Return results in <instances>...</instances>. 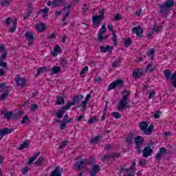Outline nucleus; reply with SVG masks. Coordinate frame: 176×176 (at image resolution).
Segmentation results:
<instances>
[{
    "label": "nucleus",
    "mask_w": 176,
    "mask_h": 176,
    "mask_svg": "<svg viewBox=\"0 0 176 176\" xmlns=\"http://www.w3.org/2000/svg\"><path fill=\"white\" fill-rule=\"evenodd\" d=\"M139 164H140V167H144L145 165L146 164V161L144 159H142L140 160Z\"/></svg>",
    "instance_id": "52"
},
{
    "label": "nucleus",
    "mask_w": 176,
    "mask_h": 176,
    "mask_svg": "<svg viewBox=\"0 0 176 176\" xmlns=\"http://www.w3.org/2000/svg\"><path fill=\"white\" fill-rule=\"evenodd\" d=\"M28 122H30V118L26 116L23 118L21 123L22 124H25V123H27Z\"/></svg>",
    "instance_id": "54"
},
{
    "label": "nucleus",
    "mask_w": 176,
    "mask_h": 176,
    "mask_svg": "<svg viewBox=\"0 0 176 176\" xmlns=\"http://www.w3.org/2000/svg\"><path fill=\"white\" fill-rule=\"evenodd\" d=\"M72 105H74L72 102H68L67 105L64 106L63 108H65L66 109H69V108H71V107H72Z\"/></svg>",
    "instance_id": "57"
},
{
    "label": "nucleus",
    "mask_w": 176,
    "mask_h": 176,
    "mask_svg": "<svg viewBox=\"0 0 176 176\" xmlns=\"http://www.w3.org/2000/svg\"><path fill=\"white\" fill-rule=\"evenodd\" d=\"M47 28V25H46V23L43 22L36 23L35 26V29L38 31V32H45V30Z\"/></svg>",
    "instance_id": "13"
},
{
    "label": "nucleus",
    "mask_w": 176,
    "mask_h": 176,
    "mask_svg": "<svg viewBox=\"0 0 176 176\" xmlns=\"http://www.w3.org/2000/svg\"><path fill=\"white\" fill-rule=\"evenodd\" d=\"M13 131V129L9 128H5L2 130H0V140L3 138V136L6 134H10Z\"/></svg>",
    "instance_id": "21"
},
{
    "label": "nucleus",
    "mask_w": 176,
    "mask_h": 176,
    "mask_svg": "<svg viewBox=\"0 0 176 176\" xmlns=\"http://www.w3.org/2000/svg\"><path fill=\"white\" fill-rule=\"evenodd\" d=\"M104 32H107V24H103L98 34V42H102Z\"/></svg>",
    "instance_id": "12"
},
{
    "label": "nucleus",
    "mask_w": 176,
    "mask_h": 176,
    "mask_svg": "<svg viewBox=\"0 0 176 176\" xmlns=\"http://www.w3.org/2000/svg\"><path fill=\"white\" fill-rule=\"evenodd\" d=\"M0 67H1V68H6V67H8V63L4 60H0Z\"/></svg>",
    "instance_id": "51"
},
{
    "label": "nucleus",
    "mask_w": 176,
    "mask_h": 176,
    "mask_svg": "<svg viewBox=\"0 0 176 176\" xmlns=\"http://www.w3.org/2000/svg\"><path fill=\"white\" fill-rule=\"evenodd\" d=\"M6 57H8V52L3 51L2 54L0 56V60H6Z\"/></svg>",
    "instance_id": "44"
},
{
    "label": "nucleus",
    "mask_w": 176,
    "mask_h": 176,
    "mask_svg": "<svg viewBox=\"0 0 176 176\" xmlns=\"http://www.w3.org/2000/svg\"><path fill=\"white\" fill-rule=\"evenodd\" d=\"M102 138V136H101V135H98L97 136H96L94 138L91 140V142L92 144H94L96 142H97L98 141H100V140H101V138Z\"/></svg>",
    "instance_id": "41"
},
{
    "label": "nucleus",
    "mask_w": 176,
    "mask_h": 176,
    "mask_svg": "<svg viewBox=\"0 0 176 176\" xmlns=\"http://www.w3.org/2000/svg\"><path fill=\"white\" fill-rule=\"evenodd\" d=\"M111 115L115 118V119H120L122 115L119 112H113Z\"/></svg>",
    "instance_id": "45"
},
{
    "label": "nucleus",
    "mask_w": 176,
    "mask_h": 176,
    "mask_svg": "<svg viewBox=\"0 0 176 176\" xmlns=\"http://www.w3.org/2000/svg\"><path fill=\"white\" fill-rule=\"evenodd\" d=\"M30 109L33 112H35V111H36V109H38V104H32Z\"/></svg>",
    "instance_id": "56"
},
{
    "label": "nucleus",
    "mask_w": 176,
    "mask_h": 176,
    "mask_svg": "<svg viewBox=\"0 0 176 176\" xmlns=\"http://www.w3.org/2000/svg\"><path fill=\"white\" fill-rule=\"evenodd\" d=\"M30 171V167L25 166L22 168V174L23 175H27V173Z\"/></svg>",
    "instance_id": "46"
},
{
    "label": "nucleus",
    "mask_w": 176,
    "mask_h": 176,
    "mask_svg": "<svg viewBox=\"0 0 176 176\" xmlns=\"http://www.w3.org/2000/svg\"><path fill=\"white\" fill-rule=\"evenodd\" d=\"M1 93L2 94L0 96V101H5V100L8 98V96H9V93H10V90L9 89L5 90V89H0V94Z\"/></svg>",
    "instance_id": "14"
},
{
    "label": "nucleus",
    "mask_w": 176,
    "mask_h": 176,
    "mask_svg": "<svg viewBox=\"0 0 176 176\" xmlns=\"http://www.w3.org/2000/svg\"><path fill=\"white\" fill-rule=\"evenodd\" d=\"M141 131H143L145 135H151L152 134V131H153V124H150L148 128V122H142L139 126Z\"/></svg>",
    "instance_id": "3"
},
{
    "label": "nucleus",
    "mask_w": 176,
    "mask_h": 176,
    "mask_svg": "<svg viewBox=\"0 0 176 176\" xmlns=\"http://www.w3.org/2000/svg\"><path fill=\"white\" fill-rule=\"evenodd\" d=\"M67 144H68L67 141L63 142L62 144L59 146V149H63V148H65V146H67Z\"/></svg>",
    "instance_id": "63"
},
{
    "label": "nucleus",
    "mask_w": 176,
    "mask_h": 176,
    "mask_svg": "<svg viewBox=\"0 0 176 176\" xmlns=\"http://www.w3.org/2000/svg\"><path fill=\"white\" fill-rule=\"evenodd\" d=\"M25 38L29 41V46H31L32 43H34V41L35 38L34 37V34L31 32H27L25 34Z\"/></svg>",
    "instance_id": "20"
},
{
    "label": "nucleus",
    "mask_w": 176,
    "mask_h": 176,
    "mask_svg": "<svg viewBox=\"0 0 176 176\" xmlns=\"http://www.w3.org/2000/svg\"><path fill=\"white\" fill-rule=\"evenodd\" d=\"M56 118H58V119H61V118H63V116H64V114L62 113V112L60 111V110L58 111V112H57L56 113Z\"/></svg>",
    "instance_id": "60"
},
{
    "label": "nucleus",
    "mask_w": 176,
    "mask_h": 176,
    "mask_svg": "<svg viewBox=\"0 0 176 176\" xmlns=\"http://www.w3.org/2000/svg\"><path fill=\"white\" fill-rule=\"evenodd\" d=\"M30 145V142L28 140H25L23 143L19 148V151H23V149H25V148H28Z\"/></svg>",
    "instance_id": "29"
},
{
    "label": "nucleus",
    "mask_w": 176,
    "mask_h": 176,
    "mask_svg": "<svg viewBox=\"0 0 176 176\" xmlns=\"http://www.w3.org/2000/svg\"><path fill=\"white\" fill-rule=\"evenodd\" d=\"M51 71L53 74H58V72H61V67L60 66H54Z\"/></svg>",
    "instance_id": "36"
},
{
    "label": "nucleus",
    "mask_w": 176,
    "mask_h": 176,
    "mask_svg": "<svg viewBox=\"0 0 176 176\" xmlns=\"http://www.w3.org/2000/svg\"><path fill=\"white\" fill-rule=\"evenodd\" d=\"M54 52L52 53V56L57 57L58 54H61V53H63V50L60 45H56L54 47Z\"/></svg>",
    "instance_id": "22"
},
{
    "label": "nucleus",
    "mask_w": 176,
    "mask_h": 176,
    "mask_svg": "<svg viewBox=\"0 0 176 176\" xmlns=\"http://www.w3.org/2000/svg\"><path fill=\"white\" fill-rule=\"evenodd\" d=\"M50 71V67L47 66H43L37 69V75H41L43 72H49Z\"/></svg>",
    "instance_id": "23"
},
{
    "label": "nucleus",
    "mask_w": 176,
    "mask_h": 176,
    "mask_svg": "<svg viewBox=\"0 0 176 176\" xmlns=\"http://www.w3.org/2000/svg\"><path fill=\"white\" fill-rule=\"evenodd\" d=\"M156 67L155 66L153 65V62H151L148 63L146 67V72H153V71H156Z\"/></svg>",
    "instance_id": "26"
},
{
    "label": "nucleus",
    "mask_w": 176,
    "mask_h": 176,
    "mask_svg": "<svg viewBox=\"0 0 176 176\" xmlns=\"http://www.w3.org/2000/svg\"><path fill=\"white\" fill-rule=\"evenodd\" d=\"M131 43H133V41L131 40V38H128L124 41V45L125 47H129V46H130Z\"/></svg>",
    "instance_id": "40"
},
{
    "label": "nucleus",
    "mask_w": 176,
    "mask_h": 176,
    "mask_svg": "<svg viewBox=\"0 0 176 176\" xmlns=\"http://www.w3.org/2000/svg\"><path fill=\"white\" fill-rule=\"evenodd\" d=\"M133 32L137 34L138 38H142L144 30L141 26H137L133 28Z\"/></svg>",
    "instance_id": "18"
},
{
    "label": "nucleus",
    "mask_w": 176,
    "mask_h": 176,
    "mask_svg": "<svg viewBox=\"0 0 176 176\" xmlns=\"http://www.w3.org/2000/svg\"><path fill=\"white\" fill-rule=\"evenodd\" d=\"M142 153H143V157H149V156H151V155L153 153V149H152L149 146H146L143 149Z\"/></svg>",
    "instance_id": "16"
},
{
    "label": "nucleus",
    "mask_w": 176,
    "mask_h": 176,
    "mask_svg": "<svg viewBox=\"0 0 176 176\" xmlns=\"http://www.w3.org/2000/svg\"><path fill=\"white\" fill-rule=\"evenodd\" d=\"M107 29L112 32L113 36L111 41L113 42V45L118 46V36L116 35V30H113V25H112V23H108Z\"/></svg>",
    "instance_id": "7"
},
{
    "label": "nucleus",
    "mask_w": 176,
    "mask_h": 176,
    "mask_svg": "<svg viewBox=\"0 0 176 176\" xmlns=\"http://www.w3.org/2000/svg\"><path fill=\"white\" fill-rule=\"evenodd\" d=\"M109 159H111V154L105 155L102 157V160H108Z\"/></svg>",
    "instance_id": "64"
},
{
    "label": "nucleus",
    "mask_w": 176,
    "mask_h": 176,
    "mask_svg": "<svg viewBox=\"0 0 176 176\" xmlns=\"http://www.w3.org/2000/svg\"><path fill=\"white\" fill-rule=\"evenodd\" d=\"M16 28H17V19L14 18L12 19V27L8 30V32H16Z\"/></svg>",
    "instance_id": "25"
},
{
    "label": "nucleus",
    "mask_w": 176,
    "mask_h": 176,
    "mask_svg": "<svg viewBox=\"0 0 176 176\" xmlns=\"http://www.w3.org/2000/svg\"><path fill=\"white\" fill-rule=\"evenodd\" d=\"M164 75L166 79H170L171 80V71L168 69H165L164 71Z\"/></svg>",
    "instance_id": "35"
},
{
    "label": "nucleus",
    "mask_w": 176,
    "mask_h": 176,
    "mask_svg": "<svg viewBox=\"0 0 176 176\" xmlns=\"http://www.w3.org/2000/svg\"><path fill=\"white\" fill-rule=\"evenodd\" d=\"M39 155H41V153L37 152L34 155L29 158V160L28 162V166H31V164H32V163H34V162H35V160L38 159V156H39Z\"/></svg>",
    "instance_id": "27"
},
{
    "label": "nucleus",
    "mask_w": 176,
    "mask_h": 176,
    "mask_svg": "<svg viewBox=\"0 0 176 176\" xmlns=\"http://www.w3.org/2000/svg\"><path fill=\"white\" fill-rule=\"evenodd\" d=\"M153 31L154 32H160V26L157 25L156 24H154L153 28Z\"/></svg>",
    "instance_id": "48"
},
{
    "label": "nucleus",
    "mask_w": 176,
    "mask_h": 176,
    "mask_svg": "<svg viewBox=\"0 0 176 176\" xmlns=\"http://www.w3.org/2000/svg\"><path fill=\"white\" fill-rule=\"evenodd\" d=\"M114 20L115 21H119L120 20H122V14H116L114 16Z\"/></svg>",
    "instance_id": "49"
},
{
    "label": "nucleus",
    "mask_w": 176,
    "mask_h": 176,
    "mask_svg": "<svg viewBox=\"0 0 176 176\" xmlns=\"http://www.w3.org/2000/svg\"><path fill=\"white\" fill-rule=\"evenodd\" d=\"M108 49H111V46L107 45L106 47L104 46H100V50L101 53H107L108 51Z\"/></svg>",
    "instance_id": "38"
},
{
    "label": "nucleus",
    "mask_w": 176,
    "mask_h": 176,
    "mask_svg": "<svg viewBox=\"0 0 176 176\" xmlns=\"http://www.w3.org/2000/svg\"><path fill=\"white\" fill-rule=\"evenodd\" d=\"M134 141L137 153L138 155H140V153L142 152L141 148L142 147V145H144V142H145V140H144V138L142 136H138L135 138Z\"/></svg>",
    "instance_id": "5"
},
{
    "label": "nucleus",
    "mask_w": 176,
    "mask_h": 176,
    "mask_svg": "<svg viewBox=\"0 0 176 176\" xmlns=\"http://www.w3.org/2000/svg\"><path fill=\"white\" fill-rule=\"evenodd\" d=\"M1 6H10V0H1Z\"/></svg>",
    "instance_id": "39"
},
{
    "label": "nucleus",
    "mask_w": 176,
    "mask_h": 176,
    "mask_svg": "<svg viewBox=\"0 0 176 176\" xmlns=\"http://www.w3.org/2000/svg\"><path fill=\"white\" fill-rule=\"evenodd\" d=\"M120 63H122V58L118 57L113 62V68H117Z\"/></svg>",
    "instance_id": "31"
},
{
    "label": "nucleus",
    "mask_w": 176,
    "mask_h": 176,
    "mask_svg": "<svg viewBox=\"0 0 176 176\" xmlns=\"http://www.w3.org/2000/svg\"><path fill=\"white\" fill-rule=\"evenodd\" d=\"M116 87H119L120 89H122V87H124V80L122 79L116 80L113 82L110 83L108 89H115Z\"/></svg>",
    "instance_id": "9"
},
{
    "label": "nucleus",
    "mask_w": 176,
    "mask_h": 176,
    "mask_svg": "<svg viewBox=\"0 0 176 176\" xmlns=\"http://www.w3.org/2000/svg\"><path fill=\"white\" fill-rule=\"evenodd\" d=\"M6 75V71H5V69L0 68V76H5Z\"/></svg>",
    "instance_id": "62"
},
{
    "label": "nucleus",
    "mask_w": 176,
    "mask_h": 176,
    "mask_svg": "<svg viewBox=\"0 0 176 176\" xmlns=\"http://www.w3.org/2000/svg\"><path fill=\"white\" fill-rule=\"evenodd\" d=\"M143 72L144 70H142V69L137 68L133 70V77L134 78V79H140V78L142 76Z\"/></svg>",
    "instance_id": "17"
},
{
    "label": "nucleus",
    "mask_w": 176,
    "mask_h": 176,
    "mask_svg": "<svg viewBox=\"0 0 176 176\" xmlns=\"http://www.w3.org/2000/svg\"><path fill=\"white\" fill-rule=\"evenodd\" d=\"M14 80L18 87H25L28 86V80L19 74L16 76Z\"/></svg>",
    "instance_id": "4"
},
{
    "label": "nucleus",
    "mask_w": 176,
    "mask_h": 176,
    "mask_svg": "<svg viewBox=\"0 0 176 176\" xmlns=\"http://www.w3.org/2000/svg\"><path fill=\"white\" fill-rule=\"evenodd\" d=\"M84 97L82 95H76L74 96L73 100H72V102L74 103V105H75V104H79V102H80V101H82V100H83Z\"/></svg>",
    "instance_id": "24"
},
{
    "label": "nucleus",
    "mask_w": 176,
    "mask_h": 176,
    "mask_svg": "<svg viewBox=\"0 0 176 176\" xmlns=\"http://www.w3.org/2000/svg\"><path fill=\"white\" fill-rule=\"evenodd\" d=\"M100 15H95L92 16V25L94 28H98L101 25V21L105 19V10L102 9L99 11Z\"/></svg>",
    "instance_id": "2"
},
{
    "label": "nucleus",
    "mask_w": 176,
    "mask_h": 176,
    "mask_svg": "<svg viewBox=\"0 0 176 176\" xmlns=\"http://www.w3.org/2000/svg\"><path fill=\"white\" fill-rule=\"evenodd\" d=\"M88 72H89V67L85 66L84 68H82L80 73L81 78H85V75H86V74H87Z\"/></svg>",
    "instance_id": "32"
},
{
    "label": "nucleus",
    "mask_w": 176,
    "mask_h": 176,
    "mask_svg": "<svg viewBox=\"0 0 176 176\" xmlns=\"http://www.w3.org/2000/svg\"><path fill=\"white\" fill-rule=\"evenodd\" d=\"M91 163L90 160L87 159H84L80 162H77L74 164L75 170L80 171V170H83L86 166L91 164Z\"/></svg>",
    "instance_id": "6"
},
{
    "label": "nucleus",
    "mask_w": 176,
    "mask_h": 176,
    "mask_svg": "<svg viewBox=\"0 0 176 176\" xmlns=\"http://www.w3.org/2000/svg\"><path fill=\"white\" fill-rule=\"evenodd\" d=\"M170 82L173 85V87L176 88V72H175L170 78Z\"/></svg>",
    "instance_id": "30"
},
{
    "label": "nucleus",
    "mask_w": 176,
    "mask_h": 176,
    "mask_svg": "<svg viewBox=\"0 0 176 176\" xmlns=\"http://www.w3.org/2000/svg\"><path fill=\"white\" fill-rule=\"evenodd\" d=\"M126 142L128 144V145H132L133 144V134L129 133L126 138Z\"/></svg>",
    "instance_id": "28"
},
{
    "label": "nucleus",
    "mask_w": 176,
    "mask_h": 176,
    "mask_svg": "<svg viewBox=\"0 0 176 176\" xmlns=\"http://www.w3.org/2000/svg\"><path fill=\"white\" fill-rule=\"evenodd\" d=\"M60 65H62L63 67H67V59L65 58H61L60 60Z\"/></svg>",
    "instance_id": "53"
},
{
    "label": "nucleus",
    "mask_w": 176,
    "mask_h": 176,
    "mask_svg": "<svg viewBox=\"0 0 176 176\" xmlns=\"http://www.w3.org/2000/svg\"><path fill=\"white\" fill-rule=\"evenodd\" d=\"M155 96H156V92L155 91H153L150 92L148 95V98L151 100V98H155Z\"/></svg>",
    "instance_id": "59"
},
{
    "label": "nucleus",
    "mask_w": 176,
    "mask_h": 176,
    "mask_svg": "<svg viewBox=\"0 0 176 176\" xmlns=\"http://www.w3.org/2000/svg\"><path fill=\"white\" fill-rule=\"evenodd\" d=\"M122 97H125V98H129L130 97V91L124 89V91L122 92Z\"/></svg>",
    "instance_id": "43"
},
{
    "label": "nucleus",
    "mask_w": 176,
    "mask_h": 176,
    "mask_svg": "<svg viewBox=\"0 0 176 176\" xmlns=\"http://www.w3.org/2000/svg\"><path fill=\"white\" fill-rule=\"evenodd\" d=\"M43 157H40L38 160L34 163V166L36 167H39V166H42L43 164Z\"/></svg>",
    "instance_id": "33"
},
{
    "label": "nucleus",
    "mask_w": 176,
    "mask_h": 176,
    "mask_svg": "<svg viewBox=\"0 0 176 176\" xmlns=\"http://www.w3.org/2000/svg\"><path fill=\"white\" fill-rule=\"evenodd\" d=\"M12 21H13V20H12V18L8 17V18L4 21V24H6V25H10V24L12 23Z\"/></svg>",
    "instance_id": "47"
},
{
    "label": "nucleus",
    "mask_w": 176,
    "mask_h": 176,
    "mask_svg": "<svg viewBox=\"0 0 176 176\" xmlns=\"http://www.w3.org/2000/svg\"><path fill=\"white\" fill-rule=\"evenodd\" d=\"M174 0H166L164 3L158 4V12L161 17L167 19L171 8L174 6Z\"/></svg>",
    "instance_id": "1"
},
{
    "label": "nucleus",
    "mask_w": 176,
    "mask_h": 176,
    "mask_svg": "<svg viewBox=\"0 0 176 176\" xmlns=\"http://www.w3.org/2000/svg\"><path fill=\"white\" fill-rule=\"evenodd\" d=\"M60 130H65L67 129V122H63L60 126Z\"/></svg>",
    "instance_id": "58"
},
{
    "label": "nucleus",
    "mask_w": 176,
    "mask_h": 176,
    "mask_svg": "<svg viewBox=\"0 0 176 176\" xmlns=\"http://www.w3.org/2000/svg\"><path fill=\"white\" fill-rule=\"evenodd\" d=\"M130 102L129 98H126V97H122V98L120 100L119 104L117 107L118 111H123L124 108L127 107V104Z\"/></svg>",
    "instance_id": "10"
},
{
    "label": "nucleus",
    "mask_w": 176,
    "mask_h": 176,
    "mask_svg": "<svg viewBox=\"0 0 176 176\" xmlns=\"http://www.w3.org/2000/svg\"><path fill=\"white\" fill-rule=\"evenodd\" d=\"M128 175H134V169L130 168H125L123 170Z\"/></svg>",
    "instance_id": "37"
},
{
    "label": "nucleus",
    "mask_w": 176,
    "mask_h": 176,
    "mask_svg": "<svg viewBox=\"0 0 176 176\" xmlns=\"http://www.w3.org/2000/svg\"><path fill=\"white\" fill-rule=\"evenodd\" d=\"M34 12V7L32 5L30 4L28 6V13H30V14Z\"/></svg>",
    "instance_id": "50"
},
{
    "label": "nucleus",
    "mask_w": 176,
    "mask_h": 176,
    "mask_svg": "<svg viewBox=\"0 0 176 176\" xmlns=\"http://www.w3.org/2000/svg\"><path fill=\"white\" fill-rule=\"evenodd\" d=\"M47 6H52V8H58V6H64L67 5L66 0H54L53 1H49L47 3Z\"/></svg>",
    "instance_id": "8"
},
{
    "label": "nucleus",
    "mask_w": 176,
    "mask_h": 176,
    "mask_svg": "<svg viewBox=\"0 0 176 176\" xmlns=\"http://www.w3.org/2000/svg\"><path fill=\"white\" fill-rule=\"evenodd\" d=\"M31 17V14L30 12H25L23 14V20H27Z\"/></svg>",
    "instance_id": "55"
},
{
    "label": "nucleus",
    "mask_w": 176,
    "mask_h": 176,
    "mask_svg": "<svg viewBox=\"0 0 176 176\" xmlns=\"http://www.w3.org/2000/svg\"><path fill=\"white\" fill-rule=\"evenodd\" d=\"M0 89H10V86L8 82H3L0 84Z\"/></svg>",
    "instance_id": "42"
},
{
    "label": "nucleus",
    "mask_w": 176,
    "mask_h": 176,
    "mask_svg": "<svg viewBox=\"0 0 176 176\" xmlns=\"http://www.w3.org/2000/svg\"><path fill=\"white\" fill-rule=\"evenodd\" d=\"M100 170H101L100 165L98 164L94 165L92 168L89 171L90 176H96L97 174L98 173V171H100Z\"/></svg>",
    "instance_id": "15"
},
{
    "label": "nucleus",
    "mask_w": 176,
    "mask_h": 176,
    "mask_svg": "<svg viewBox=\"0 0 176 176\" xmlns=\"http://www.w3.org/2000/svg\"><path fill=\"white\" fill-rule=\"evenodd\" d=\"M167 153V149L165 147H162L160 148V152L157 153L155 156L156 160H162V157H163L164 155Z\"/></svg>",
    "instance_id": "19"
},
{
    "label": "nucleus",
    "mask_w": 176,
    "mask_h": 176,
    "mask_svg": "<svg viewBox=\"0 0 176 176\" xmlns=\"http://www.w3.org/2000/svg\"><path fill=\"white\" fill-rule=\"evenodd\" d=\"M65 101L64 100V98L61 96H58L56 100V105H61L64 104Z\"/></svg>",
    "instance_id": "34"
},
{
    "label": "nucleus",
    "mask_w": 176,
    "mask_h": 176,
    "mask_svg": "<svg viewBox=\"0 0 176 176\" xmlns=\"http://www.w3.org/2000/svg\"><path fill=\"white\" fill-rule=\"evenodd\" d=\"M96 120H97V118H96V117L89 118V120H88V123H89V124H93V123H94V122H96Z\"/></svg>",
    "instance_id": "61"
},
{
    "label": "nucleus",
    "mask_w": 176,
    "mask_h": 176,
    "mask_svg": "<svg viewBox=\"0 0 176 176\" xmlns=\"http://www.w3.org/2000/svg\"><path fill=\"white\" fill-rule=\"evenodd\" d=\"M1 115L3 116L4 119H7L8 120H10V118L16 119V114H13V111L4 110L1 111Z\"/></svg>",
    "instance_id": "11"
}]
</instances>
